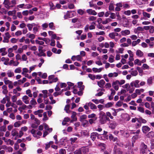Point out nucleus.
<instances>
[{
    "mask_svg": "<svg viewBox=\"0 0 154 154\" xmlns=\"http://www.w3.org/2000/svg\"><path fill=\"white\" fill-rule=\"evenodd\" d=\"M31 119L32 120L31 127L33 128L31 131V133L33 136L38 139V131L37 129L38 126V120L35 117V116L32 114L30 115Z\"/></svg>",
    "mask_w": 154,
    "mask_h": 154,
    "instance_id": "nucleus-1",
    "label": "nucleus"
},
{
    "mask_svg": "<svg viewBox=\"0 0 154 154\" xmlns=\"http://www.w3.org/2000/svg\"><path fill=\"white\" fill-rule=\"evenodd\" d=\"M125 81L124 80L120 81L116 80L112 82V86L116 91H117L119 88V85H121L125 83Z\"/></svg>",
    "mask_w": 154,
    "mask_h": 154,
    "instance_id": "nucleus-2",
    "label": "nucleus"
},
{
    "mask_svg": "<svg viewBox=\"0 0 154 154\" xmlns=\"http://www.w3.org/2000/svg\"><path fill=\"white\" fill-rule=\"evenodd\" d=\"M119 74L116 72H110L108 74V75L107 74H104L103 75V78L107 82H109V80L107 77V76L110 78H113L116 77L118 76Z\"/></svg>",
    "mask_w": 154,
    "mask_h": 154,
    "instance_id": "nucleus-3",
    "label": "nucleus"
},
{
    "mask_svg": "<svg viewBox=\"0 0 154 154\" xmlns=\"http://www.w3.org/2000/svg\"><path fill=\"white\" fill-rule=\"evenodd\" d=\"M109 119L105 115L104 112L102 113L101 116L100 117V122L102 124H103L106 122V121H109Z\"/></svg>",
    "mask_w": 154,
    "mask_h": 154,
    "instance_id": "nucleus-4",
    "label": "nucleus"
},
{
    "mask_svg": "<svg viewBox=\"0 0 154 154\" xmlns=\"http://www.w3.org/2000/svg\"><path fill=\"white\" fill-rule=\"evenodd\" d=\"M3 4L4 5L5 7L7 9H10L14 7L13 5H11V3L9 0H4Z\"/></svg>",
    "mask_w": 154,
    "mask_h": 154,
    "instance_id": "nucleus-5",
    "label": "nucleus"
},
{
    "mask_svg": "<svg viewBox=\"0 0 154 154\" xmlns=\"http://www.w3.org/2000/svg\"><path fill=\"white\" fill-rule=\"evenodd\" d=\"M140 81L138 80H136L131 82L130 85L132 87H134L136 88H139L140 86L139 84Z\"/></svg>",
    "mask_w": 154,
    "mask_h": 154,
    "instance_id": "nucleus-6",
    "label": "nucleus"
},
{
    "mask_svg": "<svg viewBox=\"0 0 154 154\" xmlns=\"http://www.w3.org/2000/svg\"><path fill=\"white\" fill-rule=\"evenodd\" d=\"M23 101L26 104L29 103V98L28 96L25 95L22 97Z\"/></svg>",
    "mask_w": 154,
    "mask_h": 154,
    "instance_id": "nucleus-7",
    "label": "nucleus"
},
{
    "mask_svg": "<svg viewBox=\"0 0 154 154\" xmlns=\"http://www.w3.org/2000/svg\"><path fill=\"white\" fill-rule=\"evenodd\" d=\"M150 130V128L147 126H144L142 128V131L143 133L146 134Z\"/></svg>",
    "mask_w": 154,
    "mask_h": 154,
    "instance_id": "nucleus-8",
    "label": "nucleus"
},
{
    "mask_svg": "<svg viewBox=\"0 0 154 154\" xmlns=\"http://www.w3.org/2000/svg\"><path fill=\"white\" fill-rule=\"evenodd\" d=\"M86 12L89 15H96L97 14V13L94 11L92 9H88L87 10Z\"/></svg>",
    "mask_w": 154,
    "mask_h": 154,
    "instance_id": "nucleus-9",
    "label": "nucleus"
},
{
    "mask_svg": "<svg viewBox=\"0 0 154 154\" xmlns=\"http://www.w3.org/2000/svg\"><path fill=\"white\" fill-rule=\"evenodd\" d=\"M105 82L103 80H101L97 82L98 86L101 88H103L105 84Z\"/></svg>",
    "mask_w": 154,
    "mask_h": 154,
    "instance_id": "nucleus-10",
    "label": "nucleus"
},
{
    "mask_svg": "<svg viewBox=\"0 0 154 154\" xmlns=\"http://www.w3.org/2000/svg\"><path fill=\"white\" fill-rule=\"evenodd\" d=\"M120 132L122 135L123 136L126 138H128L129 136V134L128 133L125 132L124 131L121 130L120 131Z\"/></svg>",
    "mask_w": 154,
    "mask_h": 154,
    "instance_id": "nucleus-11",
    "label": "nucleus"
},
{
    "mask_svg": "<svg viewBox=\"0 0 154 154\" xmlns=\"http://www.w3.org/2000/svg\"><path fill=\"white\" fill-rule=\"evenodd\" d=\"M121 33L122 35L126 36L129 35L130 33V31L129 30L126 29L122 31Z\"/></svg>",
    "mask_w": 154,
    "mask_h": 154,
    "instance_id": "nucleus-12",
    "label": "nucleus"
},
{
    "mask_svg": "<svg viewBox=\"0 0 154 154\" xmlns=\"http://www.w3.org/2000/svg\"><path fill=\"white\" fill-rule=\"evenodd\" d=\"M97 137H98V134L96 132H93L91 134V138L93 141L95 140Z\"/></svg>",
    "mask_w": 154,
    "mask_h": 154,
    "instance_id": "nucleus-13",
    "label": "nucleus"
},
{
    "mask_svg": "<svg viewBox=\"0 0 154 154\" xmlns=\"http://www.w3.org/2000/svg\"><path fill=\"white\" fill-rule=\"evenodd\" d=\"M1 53L2 56H5L7 54V52L6 51V48H0V54Z\"/></svg>",
    "mask_w": 154,
    "mask_h": 154,
    "instance_id": "nucleus-14",
    "label": "nucleus"
},
{
    "mask_svg": "<svg viewBox=\"0 0 154 154\" xmlns=\"http://www.w3.org/2000/svg\"><path fill=\"white\" fill-rule=\"evenodd\" d=\"M103 69V68L102 67L98 69L94 67L92 68V71L95 73H99L101 72Z\"/></svg>",
    "mask_w": 154,
    "mask_h": 154,
    "instance_id": "nucleus-15",
    "label": "nucleus"
},
{
    "mask_svg": "<svg viewBox=\"0 0 154 154\" xmlns=\"http://www.w3.org/2000/svg\"><path fill=\"white\" fill-rule=\"evenodd\" d=\"M2 88L3 89L2 91V93L5 95L7 94L8 93V91L7 90V86L6 85H4L2 86Z\"/></svg>",
    "mask_w": 154,
    "mask_h": 154,
    "instance_id": "nucleus-16",
    "label": "nucleus"
},
{
    "mask_svg": "<svg viewBox=\"0 0 154 154\" xmlns=\"http://www.w3.org/2000/svg\"><path fill=\"white\" fill-rule=\"evenodd\" d=\"M109 139L111 141H112L114 142L117 141L118 140L117 137H114L112 134H109Z\"/></svg>",
    "mask_w": 154,
    "mask_h": 154,
    "instance_id": "nucleus-17",
    "label": "nucleus"
},
{
    "mask_svg": "<svg viewBox=\"0 0 154 154\" xmlns=\"http://www.w3.org/2000/svg\"><path fill=\"white\" fill-rule=\"evenodd\" d=\"M136 55L139 57H142L143 55V53L140 50H138L136 52Z\"/></svg>",
    "mask_w": 154,
    "mask_h": 154,
    "instance_id": "nucleus-18",
    "label": "nucleus"
},
{
    "mask_svg": "<svg viewBox=\"0 0 154 154\" xmlns=\"http://www.w3.org/2000/svg\"><path fill=\"white\" fill-rule=\"evenodd\" d=\"M81 149L82 152L84 154H86L89 152V149L88 148L83 147Z\"/></svg>",
    "mask_w": 154,
    "mask_h": 154,
    "instance_id": "nucleus-19",
    "label": "nucleus"
},
{
    "mask_svg": "<svg viewBox=\"0 0 154 154\" xmlns=\"http://www.w3.org/2000/svg\"><path fill=\"white\" fill-rule=\"evenodd\" d=\"M72 113L71 118L72 119H74L77 120V118L76 117L77 113L74 111H71V112Z\"/></svg>",
    "mask_w": 154,
    "mask_h": 154,
    "instance_id": "nucleus-20",
    "label": "nucleus"
},
{
    "mask_svg": "<svg viewBox=\"0 0 154 154\" xmlns=\"http://www.w3.org/2000/svg\"><path fill=\"white\" fill-rule=\"evenodd\" d=\"M7 74L8 77L10 78L13 76L14 75V72L11 70H8V71Z\"/></svg>",
    "mask_w": 154,
    "mask_h": 154,
    "instance_id": "nucleus-21",
    "label": "nucleus"
},
{
    "mask_svg": "<svg viewBox=\"0 0 154 154\" xmlns=\"http://www.w3.org/2000/svg\"><path fill=\"white\" fill-rule=\"evenodd\" d=\"M141 40L140 39H138L136 41H133L132 42V46H135L136 45L139 44Z\"/></svg>",
    "mask_w": 154,
    "mask_h": 154,
    "instance_id": "nucleus-22",
    "label": "nucleus"
},
{
    "mask_svg": "<svg viewBox=\"0 0 154 154\" xmlns=\"http://www.w3.org/2000/svg\"><path fill=\"white\" fill-rule=\"evenodd\" d=\"M153 78L151 76L149 78L147 79V82L148 85H151L152 84Z\"/></svg>",
    "mask_w": 154,
    "mask_h": 154,
    "instance_id": "nucleus-23",
    "label": "nucleus"
},
{
    "mask_svg": "<svg viewBox=\"0 0 154 154\" xmlns=\"http://www.w3.org/2000/svg\"><path fill=\"white\" fill-rule=\"evenodd\" d=\"M82 84L83 83L82 82H79L78 83V86L79 89H81V90H83L85 86Z\"/></svg>",
    "mask_w": 154,
    "mask_h": 154,
    "instance_id": "nucleus-24",
    "label": "nucleus"
},
{
    "mask_svg": "<svg viewBox=\"0 0 154 154\" xmlns=\"http://www.w3.org/2000/svg\"><path fill=\"white\" fill-rule=\"evenodd\" d=\"M70 107V105H66L64 109V110L66 111V112L67 113H69L70 112H71L72 111H70L69 110Z\"/></svg>",
    "mask_w": 154,
    "mask_h": 154,
    "instance_id": "nucleus-25",
    "label": "nucleus"
},
{
    "mask_svg": "<svg viewBox=\"0 0 154 154\" xmlns=\"http://www.w3.org/2000/svg\"><path fill=\"white\" fill-rule=\"evenodd\" d=\"M144 89H137L135 90V92L137 94L140 95L141 93L144 91Z\"/></svg>",
    "mask_w": 154,
    "mask_h": 154,
    "instance_id": "nucleus-26",
    "label": "nucleus"
},
{
    "mask_svg": "<svg viewBox=\"0 0 154 154\" xmlns=\"http://www.w3.org/2000/svg\"><path fill=\"white\" fill-rule=\"evenodd\" d=\"M39 40H42L45 42L47 44H49L50 42V40L49 39L47 38H42L39 37Z\"/></svg>",
    "mask_w": 154,
    "mask_h": 154,
    "instance_id": "nucleus-27",
    "label": "nucleus"
},
{
    "mask_svg": "<svg viewBox=\"0 0 154 154\" xmlns=\"http://www.w3.org/2000/svg\"><path fill=\"white\" fill-rule=\"evenodd\" d=\"M11 134L13 136H18V133L15 129H13L11 131Z\"/></svg>",
    "mask_w": 154,
    "mask_h": 154,
    "instance_id": "nucleus-28",
    "label": "nucleus"
},
{
    "mask_svg": "<svg viewBox=\"0 0 154 154\" xmlns=\"http://www.w3.org/2000/svg\"><path fill=\"white\" fill-rule=\"evenodd\" d=\"M47 74L46 73H44L42 74V73L41 72H39V76L43 79H45L47 77Z\"/></svg>",
    "mask_w": 154,
    "mask_h": 154,
    "instance_id": "nucleus-29",
    "label": "nucleus"
},
{
    "mask_svg": "<svg viewBox=\"0 0 154 154\" xmlns=\"http://www.w3.org/2000/svg\"><path fill=\"white\" fill-rule=\"evenodd\" d=\"M89 106L91 109H95L97 108V106L91 102H89Z\"/></svg>",
    "mask_w": 154,
    "mask_h": 154,
    "instance_id": "nucleus-30",
    "label": "nucleus"
},
{
    "mask_svg": "<svg viewBox=\"0 0 154 154\" xmlns=\"http://www.w3.org/2000/svg\"><path fill=\"white\" fill-rule=\"evenodd\" d=\"M114 104L113 102H109L105 105V107L106 108H109L112 107Z\"/></svg>",
    "mask_w": 154,
    "mask_h": 154,
    "instance_id": "nucleus-31",
    "label": "nucleus"
},
{
    "mask_svg": "<svg viewBox=\"0 0 154 154\" xmlns=\"http://www.w3.org/2000/svg\"><path fill=\"white\" fill-rule=\"evenodd\" d=\"M143 17H145L149 18L150 17L151 14L146 12L143 11Z\"/></svg>",
    "mask_w": 154,
    "mask_h": 154,
    "instance_id": "nucleus-32",
    "label": "nucleus"
},
{
    "mask_svg": "<svg viewBox=\"0 0 154 154\" xmlns=\"http://www.w3.org/2000/svg\"><path fill=\"white\" fill-rule=\"evenodd\" d=\"M112 20L110 18H108L106 19L105 20L102 21V23L103 24H106L109 23L112 21Z\"/></svg>",
    "mask_w": 154,
    "mask_h": 154,
    "instance_id": "nucleus-33",
    "label": "nucleus"
},
{
    "mask_svg": "<svg viewBox=\"0 0 154 154\" xmlns=\"http://www.w3.org/2000/svg\"><path fill=\"white\" fill-rule=\"evenodd\" d=\"M3 81L5 85H8L11 81L8 79L7 77H4L3 79Z\"/></svg>",
    "mask_w": 154,
    "mask_h": 154,
    "instance_id": "nucleus-34",
    "label": "nucleus"
},
{
    "mask_svg": "<svg viewBox=\"0 0 154 154\" xmlns=\"http://www.w3.org/2000/svg\"><path fill=\"white\" fill-rule=\"evenodd\" d=\"M44 125L45 129L46 130L48 131H49L50 132H51L52 131V128H49L48 125H46V124H44Z\"/></svg>",
    "mask_w": 154,
    "mask_h": 154,
    "instance_id": "nucleus-35",
    "label": "nucleus"
},
{
    "mask_svg": "<svg viewBox=\"0 0 154 154\" xmlns=\"http://www.w3.org/2000/svg\"><path fill=\"white\" fill-rule=\"evenodd\" d=\"M26 36L27 37H28L32 39H34L35 37V35L34 34H30L28 33L26 35Z\"/></svg>",
    "mask_w": 154,
    "mask_h": 154,
    "instance_id": "nucleus-36",
    "label": "nucleus"
},
{
    "mask_svg": "<svg viewBox=\"0 0 154 154\" xmlns=\"http://www.w3.org/2000/svg\"><path fill=\"white\" fill-rule=\"evenodd\" d=\"M23 71L21 72V74L23 75H24V74H26V73L29 72V70L28 69L26 68H24L23 69Z\"/></svg>",
    "mask_w": 154,
    "mask_h": 154,
    "instance_id": "nucleus-37",
    "label": "nucleus"
},
{
    "mask_svg": "<svg viewBox=\"0 0 154 154\" xmlns=\"http://www.w3.org/2000/svg\"><path fill=\"white\" fill-rule=\"evenodd\" d=\"M146 136L149 138H152L154 136V133L152 131L150 132Z\"/></svg>",
    "mask_w": 154,
    "mask_h": 154,
    "instance_id": "nucleus-38",
    "label": "nucleus"
},
{
    "mask_svg": "<svg viewBox=\"0 0 154 154\" xmlns=\"http://www.w3.org/2000/svg\"><path fill=\"white\" fill-rule=\"evenodd\" d=\"M87 118V116L86 115H82L80 117V121L81 122L83 120H85Z\"/></svg>",
    "mask_w": 154,
    "mask_h": 154,
    "instance_id": "nucleus-39",
    "label": "nucleus"
},
{
    "mask_svg": "<svg viewBox=\"0 0 154 154\" xmlns=\"http://www.w3.org/2000/svg\"><path fill=\"white\" fill-rule=\"evenodd\" d=\"M88 77L92 80H94L96 78V76L95 75L91 74H88Z\"/></svg>",
    "mask_w": 154,
    "mask_h": 154,
    "instance_id": "nucleus-40",
    "label": "nucleus"
},
{
    "mask_svg": "<svg viewBox=\"0 0 154 154\" xmlns=\"http://www.w3.org/2000/svg\"><path fill=\"white\" fill-rule=\"evenodd\" d=\"M116 123L115 122H113L110 124L109 127L112 129H114L116 128Z\"/></svg>",
    "mask_w": 154,
    "mask_h": 154,
    "instance_id": "nucleus-41",
    "label": "nucleus"
},
{
    "mask_svg": "<svg viewBox=\"0 0 154 154\" xmlns=\"http://www.w3.org/2000/svg\"><path fill=\"white\" fill-rule=\"evenodd\" d=\"M21 68L19 67L16 69L14 70V72L15 73H20L21 72Z\"/></svg>",
    "mask_w": 154,
    "mask_h": 154,
    "instance_id": "nucleus-42",
    "label": "nucleus"
},
{
    "mask_svg": "<svg viewBox=\"0 0 154 154\" xmlns=\"http://www.w3.org/2000/svg\"><path fill=\"white\" fill-rule=\"evenodd\" d=\"M21 124V123L20 121H18L15 122L14 125V126L15 127H18Z\"/></svg>",
    "mask_w": 154,
    "mask_h": 154,
    "instance_id": "nucleus-43",
    "label": "nucleus"
},
{
    "mask_svg": "<svg viewBox=\"0 0 154 154\" xmlns=\"http://www.w3.org/2000/svg\"><path fill=\"white\" fill-rule=\"evenodd\" d=\"M49 5L50 6V9L51 10H53L55 9L56 7L54 5L53 3L52 2L49 3Z\"/></svg>",
    "mask_w": 154,
    "mask_h": 154,
    "instance_id": "nucleus-44",
    "label": "nucleus"
},
{
    "mask_svg": "<svg viewBox=\"0 0 154 154\" xmlns=\"http://www.w3.org/2000/svg\"><path fill=\"white\" fill-rule=\"evenodd\" d=\"M26 94L28 95V97H32V95L31 93V91L30 90L28 89L26 91Z\"/></svg>",
    "mask_w": 154,
    "mask_h": 154,
    "instance_id": "nucleus-45",
    "label": "nucleus"
},
{
    "mask_svg": "<svg viewBox=\"0 0 154 154\" xmlns=\"http://www.w3.org/2000/svg\"><path fill=\"white\" fill-rule=\"evenodd\" d=\"M122 87L124 88H126L127 91L129 90V88H130V86L129 84H126L125 85L122 86Z\"/></svg>",
    "mask_w": 154,
    "mask_h": 154,
    "instance_id": "nucleus-46",
    "label": "nucleus"
},
{
    "mask_svg": "<svg viewBox=\"0 0 154 154\" xmlns=\"http://www.w3.org/2000/svg\"><path fill=\"white\" fill-rule=\"evenodd\" d=\"M77 138L76 137H71L70 139L69 140L71 141V144H72L73 143H74L75 142V141L77 140Z\"/></svg>",
    "mask_w": 154,
    "mask_h": 154,
    "instance_id": "nucleus-47",
    "label": "nucleus"
},
{
    "mask_svg": "<svg viewBox=\"0 0 154 154\" xmlns=\"http://www.w3.org/2000/svg\"><path fill=\"white\" fill-rule=\"evenodd\" d=\"M143 69L144 70H145L146 69H149V66L146 63L143 64L142 66Z\"/></svg>",
    "mask_w": 154,
    "mask_h": 154,
    "instance_id": "nucleus-48",
    "label": "nucleus"
},
{
    "mask_svg": "<svg viewBox=\"0 0 154 154\" xmlns=\"http://www.w3.org/2000/svg\"><path fill=\"white\" fill-rule=\"evenodd\" d=\"M114 7L113 5V4L112 2L110 3L109 7V10L111 11L114 10Z\"/></svg>",
    "mask_w": 154,
    "mask_h": 154,
    "instance_id": "nucleus-49",
    "label": "nucleus"
},
{
    "mask_svg": "<svg viewBox=\"0 0 154 154\" xmlns=\"http://www.w3.org/2000/svg\"><path fill=\"white\" fill-rule=\"evenodd\" d=\"M6 130V125H3L0 127V131H5Z\"/></svg>",
    "mask_w": 154,
    "mask_h": 154,
    "instance_id": "nucleus-50",
    "label": "nucleus"
},
{
    "mask_svg": "<svg viewBox=\"0 0 154 154\" xmlns=\"http://www.w3.org/2000/svg\"><path fill=\"white\" fill-rule=\"evenodd\" d=\"M74 154H82L81 149L80 148L78 150H76L74 152Z\"/></svg>",
    "mask_w": 154,
    "mask_h": 154,
    "instance_id": "nucleus-51",
    "label": "nucleus"
},
{
    "mask_svg": "<svg viewBox=\"0 0 154 154\" xmlns=\"http://www.w3.org/2000/svg\"><path fill=\"white\" fill-rule=\"evenodd\" d=\"M147 146L146 145H145L144 143H142L141 144V148L145 150H146L147 149Z\"/></svg>",
    "mask_w": 154,
    "mask_h": 154,
    "instance_id": "nucleus-52",
    "label": "nucleus"
},
{
    "mask_svg": "<svg viewBox=\"0 0 154 154\" xmlns=\"http://www.w3.org/2000/svg\"><path fill=\"white\" fill-rule=\"evenodd\" d=\"M82 135L84 136H86L89 135V134L86 131H82L81 132Z\"/></svg>",
    "mask_w": 154,
    "mask_h": 154,
    "instance_id": "nucleus-53",
    "label": "nucleus"
},
{
    "mask_svg": "<svg viewBox=\"0 0 154 154\" xmlns=\"http://www.w3.org/2000/svg\"><path fill=\"white\" fill-rule=\"evenodd\" d=\"M149 32L151 33H153L154 32V26H150Z\"/></svg>",
    "mask_w": 154,
    "mask_h": 154,
    "instance_id": "nucleus-54",
    "label": "nucleus"
},
{
    "mask_svg": "<svg viewBox=\"0 0 154 154\" xmlns=\"http://www.w3.org/2000/svg\"><path fill=\"white\" fill-rule=\"evenodd\" d=\"M30 102L31 104L32 105H35L37 104L36 100L33 98L32 99Z\"/></svg>",
    "mask_w": 154,
    "mask_h": 154,
    "instance_id": "nucleus-55",
    "label": "nucleus"
},
{
    "mask_svg": "<svg viewBox=\"0 0 154 154\" xmlns=\"http://www.w3.org/2000/svg\"><path fill=\"white\" fill-rule=\"evenodd\" d=\"M114 57L113 56L111 55L110 57L109 58V61L111 63L113 62L114 61Z\"/></svg>",
    "mask_w": 154,
    "mask_h": 154,
    "instance_id": "nucleus-56",
    "label": "nucleus"
},
{
    "mask_svg": "<svg viewBox=\"0 0 154 154\" xmlns=\"http://www.w3.org/2000/svg\"><path fill=\"white\" fill-rule=\"evenodd\" d=\"M8 142L7 143V145H13L14 144V141L11 140L10 139H8Z\"/></svg>",
    "mask_w": 154,
    "mask_h": 154,
    "instance_id": "nucleus-57",
    "label": "nucleus"
},
{
    "mask_svg": "<svg viewBox=\"0 0 154 154\" xmlns=\"http://www.w3.org/2000/svg\"><path fill=\"white\" fill-rule=\"evenodd\" d=\"M81 122H82V125L84 127L87 126L88 124V121L87 120H83Z\"/></svg>",
    "mask_w": 154,
    "mask_h": 154,
    "instance_id": "nucleus-58",
    "label": "nucleus"
},
{
    "mask_svg": "<svg viewBox=\"0 0 154 154\" xmlns=\"http://www.w3.org/2000/svg\"><path fill=\"white\" fill-rule=\"evenodd\" d=\"M43 115L44 116V118L43 119V121H45L48 119V118L47 117L46 112H44L43 113Z\"/></svg>",
    "mask_w": 154,
    "mask_h": 154,
    "instance_id": "nucleus-59",
    "label": "nucleus"
},
{
    "mask_svg": "<svg viewBox=\"0 0 154 154\" xmlns=\"http://www.w3.org/2000/svg\"><path fill=\"white\" fill-rule=\"evenodd\" d=\"M77 12L80 15H82L84 13V11L82 9H80L78 10Z\"/></svg>",
    "mask_w": 154,
    "mask_h": 154,
    "instance_id": "nucleus-60",
    "label": "nucleus"
},
{
    "mask_svg": "<svg viewBox=\"0 0 154 154\" xmlns=\"http://www.w3.org/2000/svg\"><path fill=\"white\" fill-rule=\"evenodd\" d=\"M67 84L68 86L67 88H68V90H69L70 89V87L73 86L74 85V84L70 82H68Z\"/></svg>",
    "mask_w": 154,
    "mask_h": 154,
    "instance_id": "nucleus-61",
    "label": "nucleus"
},
{
    "mask_svg": "<svg viewBox=\"0 0 154 154\" xmlns=\"http://www.w3.org/2000/svg\"><path fill=\"white\" fill-rule=\"evenodd\" d=\"M76 60L78 61H81L82 57L80 55L76 56Z\"/></svg>",
    "mask_w": 154,
    "mask_h": 154,
    "instance_id": "nucleus-62",
    "label": "nucleus"
},
{
    "mask_svg": "<svg viewBox=\"0 0 154 154\" xmlns=\"http://www.w3.org/2000/svg\"><path fill=\"white\" fill-rule=\"evenodd\" d=\"M138 110L142 113H144V109L142 107H139L137 108Z\"/></svg>",
    "mask_w": 154,
    "mask_h": 154,
    "instance_id": "nucleus-63",
    "label": "nucleus"
},
{
    "mask_svg": "<svg viewBox=\"0 0 154 154\" xmlns=\"http://www.w3.org/2000/svg\"><path fill=\"white\" fill-rule=\"evenodd\" d=\"M60 154H65L66 153V150L65 149H61L59 152Z\"/></svg>",
    "mask_w": 154,
    "mask_h": 154,
    "instance_id": "nucleus-64",
    "label": "nucleus"
}]
</instances>
